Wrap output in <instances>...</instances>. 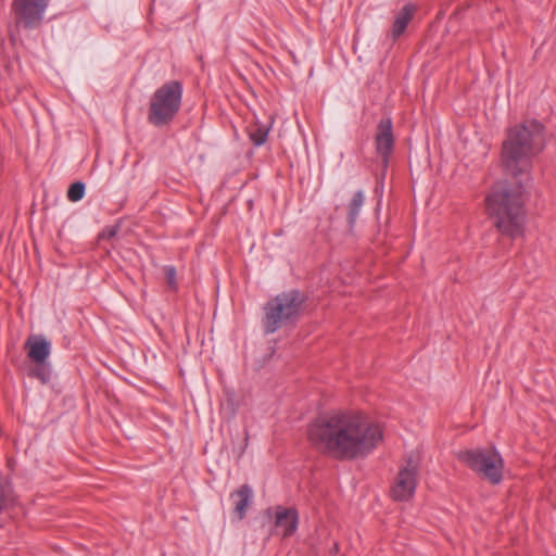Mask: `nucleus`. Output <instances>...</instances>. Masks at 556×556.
Returning a JSON list of instances; mask_svg holds the SVG:
<instances>
[{"label": "nucleus", "mask_w": 556, "mask_h": 556, "mask_svg": "<svg viewBox=\"0 0 556 556\" xmlns=\"http://www.w3.org/2000/svg\"><path fill=\"white\" fill-rule=\"evenodd\" d=\"M457 457L463 464L490 483L495 485L500 484L503 480L504 460L494 447L460 451Z\"/></svg>", "instance_id": "nucleus-5"}, {"label": "nucleus", "mask_w": 556, "mask_h": 556, "mask_svg": "<svg viewBox=\"0 0 556 556\" xmlns=\"http://www.w3.org/2000/svg\"><path fill=\"white\" fill-rule=\"evenodd\" d=\"M418 463L409 456L406 464L402 466L394 479L390 495L395 501H408L415 493L418 482Z\"/></svg>", "instance_id": "nucleus-7"}, {"label": "nucleus", "mask_w": 556, "mask_h": 556, "mask_svg": "<svg viewBox=\"0 0 556 556\" xmlns=\"http://www.w3.org/2000/svg\"><path fill=\"white\" fill-rule=\"evenodd\" d=\"M305 296L298 290L277 294L263 307L262 327L265 334L293 326L300 318Z\"/></svg>", "instance_id": "nucleus-3"}, {"label": "nucleus", "mask_w": 556, "mask_h": 556, "mask_svg": "<svg viewBox=\"0 0 556 556\" xmlns=\"http://www.w3.org/2000/svg\"><path fill=\"white\" fill-rule=\"evenodd\" d=\"M298 514L296 510L291 508L278 507L276 511V528L281 530L282 536L292 535L298 528Z\"/></svg>", "instance_id": "nucleus-10"}, {"label": "nucleus", "mask_w": 556, "mask_h": 556, "mask_svg": "<svg viewBox=\"0 0 556 556\" xmlns=\"http://www.w3.org/2000/svg\"><path fill=\"white\" fill-rule=\"evenodd\" d=\"M365 202V194L362 190H358L354 193L351 201L348 204V223L349 226L352 228L356 219L358 217V214L361 212L362 206Z\"/></svg>", "instance_id": "nucleus-13"}, {"label": "nucleus", "mask_w": 556, "mask_h": 556, "mask_svg": "<svg viewBox=\"0 0 556 556\" xmlns=\"http://www.w3.org/2000/svg\"><path fill=\"white\" fill-rule=\"evenodd\" d=\"M164 271H165V278H166L167 285L172 289H175L176 286H177V282H176V269H175V267L174 266H166L164 268Z\"/></svg>", "instance_id": "nucleus-17"}, {"label": "nucleus", "mask_w": 556, "mask_h": 556, "mask_svg": "<svg viewBox=\"0 0 556 556\" xmlns=\"http://www.w3.org/2000/svg\"><path fill=\"white\" fill-rule=\"evenodd\" d=\"M544 147V126L536 119L510 128L503 142V166L517 180L496 182L485 199V205L494 227L510 240L522 237L525 231V187L518 177L529 173L533 159Z\"/></svg>", "instance_id": "nucleus-1"}, {"label": "nucleus", "mask_w": 556, "mask_h": 556, "mask_svg": "<svg viewBox=\"0 0 556 556\" xmlns=\"http://www.w3.org/2000/svg\"><path fill=\"white\" fill-rule=\"evenodd\" d=\"M393 146L394 138L391 118H382L377 127L376 149L377 152L382 156L384 163H387L389 155L392 153Z\"/></svg>", "instance_id": "nucleus-9"}, {"label": "nucleus", "mask_w": 556, "mask_h": 556, "mask_svg": "<svg viewBox=\"0 0 556 556\" xmlns=\"http://www.w3.org/2000/svg\"><path fill=\"white\" fill-rule=\"evenodd\" d=\"M244 440H245V443H247L248 440H249L248 433H245V439Z\"/></svg>", "instance_id": "nucleus-19"}, {"label": "nucleus", "mask_w": 556, "mask_h": 556, "mask_svg": "<svg viewBox=\"0 0 556 556\" xmlns=\"http://www.w3.org/2000/svg\"><path fill=\"white\" fill-rule=\"evenodd\" d=\"M414 13L415 7L413 4H406L397 12L390 30V36L393 41L399 39L405 33Z\"/></svg>", "instance_id": "nucleus-12"}, {"label": "nucleus", "mask_w": 556, "mask_h": 556, "mask_svg": "<svg viewBox=\"0 0 556 556\" xmlns=\"http://www.w3.org/2000/svg\"><path fill=\"white\" fill-rule=\"evenodd\" d=\"M117 231H118V227H116V226L108 227L101 232L100 238L111 239L117 235Z\"/></svg>", "instance_id": "nucleus-18"}, {"label": "nucleus", "mask_w": 556, "mask_h": 556, "mask_svg": "<svg viewBox=\"0 0 556 556\" xmlns=\"http://www.w3.org/2000/svg\"><path fill=\"white\" fill-rule=\"evenodd\" d=\"M182 85L178 80H169L157 88L150 99L149 122L162 127L169 124L181 106Z\"/></svg>", "instance_id": "nucleus-4"}, {"label": "nucleus", "mask_w": 556, "mask_h": 556, "mask_svg": "<svg viewBox=\"0 0 556 556\" xmlns=\"http://www.w3.org/2000/svg\"><path fill=\"white\" fill-rule=\"evenodd\" d=\"M25 346L28 357L36 366L35 377L41 382H48L52 375V370L46 362L51 351L50 342L43 336H31L27 339Z\"/></svg>", "instance_id": "nucleus-8"}, {"label": "nucleus", "mask_w": 556, "mask_h": 556, "mask_svg": "<svg viewBox=\"0 0 556 556\" xmlns=\"http://www.w3.org/2000/svg\"><path fill=\"white\" fill-rule=\"evenodd\" d=\"M311 444L337 459L369 455L382 441L380 426L357 412H332L317 417L307 429Z\"/></svg>", "instance_id": "nucleus-2"}, {"label": "nucleus", "mask_w": 556, "mask_h": 556, "mask_svg": "<svg viewBox=\"0 0 556 556\" xmlns=\"http://www.w3.org/2000/svg\"><path fill=\"white\" fill-rule=\"evenodd\" d=\"M253 492L248 484L241 485L238 490L231 493L230 497L233 501V513L238 520H242L247 510L252 502Z\"/></svg>", "instance_id": "nucleus-11"}, {"label": "nucleus", "mask_w": 556, "mask_h": 556, "mask_svg": "<svg viewBox=\"0 0 556 556\" xmlns=\"http://www.w3.org/2000/svg\"><path fill=\"white\" fill-rule=\"evenodd\" d=\"M49 7V0H13L11 4L16 26L25 29L38 28Z\"/></svg>", "instance_id": "nucleus-6"}, {"label": "nucleus", "mask_w": 556, "mask_h": 556, "mask_svg": "<svg viewBox=\"0 0 556 556\" xmlns=\"http://www.w3.org/2000/svg\"><path fill=\"white\" fill-rule=\"evenodd\" d=\"M85 184L81 181L73 182L67 190V199L72 202L80 201L85 195Z\"/></svg>", "instance_id": "nucleus-15"}, {"label": "nucleus", "mask_w": 556, "mask_h": 556, "mask_svg": "<svg viewBox=\"0 0 556 556\" xmlns=\"http://www.w3.org/2000/svg\"><path fill=\"white\" fill-rule=\"evenodd\" d=\"M12 501V491L8 483L0 481V513L10 504Z\"/></svg>", "instance_id": "nucleus-16"}, {"label": "nucleus", "mask_w": 556, "mask_h": 556, "mask_svg": "<svg viewBox=\"0 0 556 556\" xmlns=\"http://www.w3.org/2000/svg\"><path fill=\"white\" fill-rule=\"evenodd\" d=\"M269 130V125H264L256 122L250 125L248 128L249 138L255 147H261L267 141Z\"/></svg>", "instance_id": "nucleus-14"}]
</instances>
